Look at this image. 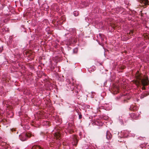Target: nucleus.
Returning <instances> with one entry per match:
<instances>
[{"mask_svg":"<svg viewBox=\"0 0 149 149\" xmlns=\"http://www.w3.org/2000/svg\"><path fill=\"white\" fill-rule=\"evenodd\" d=\"M74 16H77L79 14V12L78 11H74L73 13Z\"/></svg>","mask_w":149,"mask_h":149,"instance_id":"nucleus-8","label":"nucleus"},{"mask_svg":"<svg viewBox=\"0 0 149 149\" xmlns=\"http://www.w3.org/2000/svg\"><path fill=\"white\" fill-rule=\"evenodd\" d=\"M133 31H131L130 32V35H133Z\"/></svg>","mask_w":149,"mask_h":149,"instance_id":"nucleus-10","label":"nucleus"},{"mask_svg":"<svg viewBox=\"0 0 149 149\" xmlns=\"http://www.w3.org/2000/svg\"><path fill=\"white\" fill-rule=\"evenodd\" d=\"M31 136L30 134L23 133L19 135V138L22 141H26Z\"/></svg>","mask_w":149,"mask_h":149,"instance_id":"nucleus-2","label":"nucleus"},{"mask_svg":"<svg viewBox=\"0 0 149 149\" xmlns=\"http://www.w3.org/2000/svg\"><path fill=\"white\" fill-rule=\"evenodd\" d=\"M143 89H144V87H143L142 88L143 89Z\"/></svg>","mask_w":149,"mask_h":149,"instance_id":"nucleus-15","label":"nucleus"},{"mask_svg":"<svg viewBox=\"0 0 149 149\" xmlns=\"http://www.w3.org/2000/svg\"><path fill=\"white\" fill-rule=\"evenodd\" d=\"M143 3H144L145 4H147L148 3V0H140Z\"/></svg>","mask_w":149,"mask_h":149,"instance_id":"nucleus-7","label":"nucleus"},{"mask_svg":"<svg viewBox=\"0 0 149 149\" xmlns=\"http://www.w3.org/2000/svg\"><path fill=\"white\" fill-rule=\"evenodd\" d=\"M1 139V138H0V139Z\"/></svg>","mask_w":149,"mask_h":149,"instance_id":"nucleus-16","label":"nucleus"},{"mask_svg":"<svg viewBox=\"0 0 149 149\" xmlns=\"http://www.w3.org/2000/svg\"><path fill=\"white\" fill-rule=\"evenodd\" d=\"M106 137L108 139H111L112 137V135H111V134L109 132H107V135H106Z\"/></svg>","mask_w":149,"mask_h":149,"instance_id":"nucleus-5","label":"nucleus"},{"mask_svg":"<svg viewBox=\"0 0 149 149\" xmlns=\"http://www.w3.org/2000/svg\"><path fill=\"white\" fill-rule=\"evenodd\" d=\"M137 79L136 82L137 85L139 84H142L143 86L146 85L148 83V80L147 78L145 79H141L140 74H137L136 75Z\"/></svg>","mask_w":149,"mask_h":149,"instance_id":"nucleus-1","label":"nucleus"},{"mask_svg":"<svg viewBox=\"0 0 149 149\" xmlns=\"http://www.w3.org/2000/svg\"><path fill=\"white\" fill-rule=\"evenodd\" d=\"M46 123L47 124H49V122L48 121H46Z\"/></svg>","mask_w":149,"mask_h":149,"instance_id":"nucleus-13","label":"nucleus"},{"mask_svg":"<svg viewBox=\"0 0 149 149\" xmlns=\"http://www.w3.org/2000/svg\"><path fill=\"white\" fill-rule=\"evenodd\" d=\"M53 134L54 138H55L56 139H58L60 136V134L58 132H54Z\"/></svg>","mask_w":149,"mask_h":149,"instance_id":"nucleus-4","label":"nucleus"},{"mask_svg":"<svg viewBox=\"0 0 149 149\" xmlns=\"http://www.w3.org/2000/svg\"><path fill=\"white\" fill-rule=\"evenodd\" d=\"M141 98H143V97L141 96Z\"/></svg>","mask_w":149,"mask_h":149,"instance_id":"nucleus-14","label":"nucleus"},{"mask_svg":"<svg viewBox=\"0 0 149 149\" xmlns=\"http://www.w3.org/2000/svg\"><path fill=\"white\" fill-rule=\"evenodd\" d=\"M75 51V52H77V49H75L74 50V51Z\"/></svg>","mask_w":149,"mask_h":149,"instance_id":"nucleus-11","label":"nucleus"},{"mask_svg":"<svg viewBox=\"0 0 149 149\" xmlns=\"http://www.w3.org/2000/svg\"><path fill=\"white\" fill-rule=\"evenodd\" d=\"M73 142L72 144L74 145H76L78 142V140L77 139V137L75 136L73 138Z\"/></svg>","mask_w":149,"mask_h":149,"instance_id":"nucleus-3","label":"nucleus"},{"mask_svg":"<svg viewBox=\"0 0 149 149\" xmlns=\"http://www.w3.org/2000/svg\"><path fill=\"white\" fill-rule=\"evenodd\" d=\"M31 149H42V148L39 146L34 145L32 147Z\"/></svg>","mask_w":149,"mask_h":149,"instance_id":"nucleus-6","label":"nucleus"},{"mask_svg":"<svg viewBox=\"0 0 149 149\" xmlns=\"http://www.w3.org/2000/svg\"><path fill=\"white\" fill-rule=\"evenodd\" d=\"M82 118V115H79V119L81 118Z\"/></svg>","mask_w":149,"mask_h":149,"instance_id":"nucleus-12","label":"nucleus"},{"mask_svg":"<svg viewBox=\"0 0 149 149\" xmlns=\"http://www.w3.org/2000/svg\"><path fill=\"white\" fill-rule=\"evenodd\" d=\"M3 49V47H0V53L2 52Z\"/></svg>","mask_w":149,"mask_h":149,"instance_id":"nucleus-9","label":"nucleus"}]
</instances>
